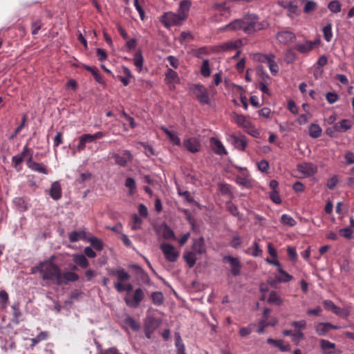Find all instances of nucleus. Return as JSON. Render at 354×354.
Here are the masks:
<instances>
[{
    "instance_id": "nucleus-1",
    "label": "nucleus",
    "mask_w": 354,
    "mask_h": 354,
    "mask_svg": "<svg viewBox=\"0 0 354 354\" xmlns=\"http://www.w3.org/2000/svg\"><path fill=\"white\" fill-rule=\"evenodd\" d=\"M37 269L44 280L48 281L55 284V281H57L60 269L51 261L41 262L37 266Z\"/></svg>"
},
{
    "instance_id": "nucleus-2",
    "label": "nucleus",
    "mask_w": 354,
    "mask_h": 354,
    "mask_svg": "<svg viewBox=\"0 0 354 354\" xmlns=\"http://www.w3.org/2000/svg\"><path fill=\"white\" fill-rule=\"evenodd\" d=\"M244 32L247 34L253 33L265 28L266 24L259 22L256 15L250 14L244 16L243 18Z\"/></svg>"
},
{
    "instance_id": "nucleus-3",
    "label": "nucleus",
    "mask_w": 354,
    "mask_h": 354,
    "mask_svg": "<svg viewBox=\"0 0 354 354\" xmlns=\"http://www.w3.org/2000/svg\"><path fill=\"white\" fill-rule=\"evenodd\" d=\"M104 136L103 132L98 131L94 134L85 133L79 138V142L75 147L73 155L75 156V152L83 151L87 145L94 142L96 140L101 139Z\"/></svg>"
},
{
    "instance_id": "nucleus-4",
    "label": "nucleus",
    "mask_w": 354,
    "mask_h": 354,
    "mask_svg": "<svg viewBox=\"0 0 354 354\" xmlns=\"http://www.w3.org/2000/svg\"><path fill=\"white\" fill-rule=\"evenodd\" d=\"M145 293L142 289L138 288L132 294H128L124 298L127 305L131 308H137L144 299Z\"/></svg>"
},
{
    "instance_id": "nucleus-5",
    "label": "nucleus",
    "mask_w": 354,
    "mask_h": 354,
    "mask_svg": "<svg viewBox=\"0 0 354 354\" xmlns=\"http://www.w3.org/2000/svg\"><path fill=\"white\" fill-rule=\"evenodd\" d=\"M191 90L201 104H208L209 103L207 90L203 85L194 84L192 86Z\"/></svg>"
},
{
    "instance_id": "nucleus-6",
    "label": "nucleus",
    "mask_w": 354,
    "mask_h": 354,
    "mask_svg": "<svg viewBox=\"0 0 354 354\" xmlns=\"http://www.w3.org/2000/svg\"><path fill=\"white\" fill-rule=\"evenodd\" d=\"M160 248L162 250L165 259L169 262L176 261L179 256V252L172 245L169 243H162L160 245Z\"/></svg>"
},
{
    "instance_id": "nucleus-7",
    "label": "nucleus",
    "mask_w": 354,
    "mask_h": 354,
    "mask_svg": "<svg viewBox=\"0 0 354 354\" xmlns=\"http://www.w3.org/2000/svg\"><path fill=\"white\" fill-rule=\"evenodd\" d=\"M183 18L178 13L166 12L162 16V21L165 26L169 28L173 26H177L182 24Z\"/></svg>"
},
{
    "instance_id": "nucleus-8",
    "label": "nucleus",
    "mask_w": 354,
    "mask_h": 354,
    "mask_svg": "<svg viewBox=\"0 0 354 354\" xmlns=\"http://www.w3.org/2000/svg\"><path fill=\"white\" fill-rule=\"evenodd\" d=\"M182 145L189 152L195 153L200 151L201 148V140L196 137H187L185 138L182 143Z\"/></svg>"
},
{
    "instance_id": "nucleus-9",
    "label": "nucleus",
    "mask_w": 354,
    "mask_h": 354,
    "mask_svg": "<svg viewBox=\"0 0 354 354\" xmlns=\"http://www.w3.org/2000/svg\"><path fill=\"white\" fill-rule=\"evenodd\" d=\"M78 279V274L72 271H68L63 273L59 271L57 281H55V284L58 286L67 284L69 282L76 281Z\"/></svg>"
},
{
    "instance_id": "nucleus-10",
    "label": "nucleus",
    "mask_w": 354,
    "mask_h": 354,
    "mask_svg": "<svg viewBox=\"0 0 354 354\" xmlns=\"http://www.w3.org/2000/svg\"><path fill=\"white\" fill-rule=\"evenodd\" d=\"M323 304L326 310H330L340 317H346L349 315V311L348 310L339 308L330 300L324 301Z\"/></svg>"
},
{
    "instance_id": "nucleus-11",
    "label": "nucleus",
    "mask_w": 354,
    "mask_h": 354,
    "mask_svg": "<svg viewBox=\"0 0 354 354\" xmlns=\"http://www.w3.org/2000/svg\"><path fill=\"white\" fill-rule=\"evenodd\" d=\"M323 354H340L341 351L336 349L335 344L322 339L319 342Z\"/></svg>"
},
{
    "instance_id": "nucleus-12",
    "label": "nucleus",
    "mask_w": 354,
    "mask_h": 354,
    "mask_svg": "<svg viewBox=\"0 0 354 354\" xmlns=\"http://www.w3.org/2000/svg\"><path fill=\"white\" fill-rule=\"evenodd\" d=\"M223 261L230 265L232 268L231 272L233 275L238 276L240 274L241 263L237 258L225 256L223 257Z\"/></svg>"
},
{
    "instance_id": "nucleus-13",
    "label": "nucleus",
    "mask_w": 354,
    "mask_h": 354,
    "mask_svg": "<svg viewBox=\"0 0 354 354\" xmlns=\"http://www.w3.org/2000/svg\"><path fill=\"white\" fill-rule=\"evenodd\" d=\"M239 169L242 172V175L236 176V183L244 187H250L252 186V180L248 171L246 169L241 167H239Z\"/></svg>"
},
{
    "instance_id": "nucleus-14",
    "label": "nucleus",
    "mask_w": 354,
    "mask_h": 354,
    "mask_svg": "<svg viewBox=\"0 0 354 354\" xmlns=\"http://www.w3.org/2000/svg\"><path fill=\"white\" fill-rule=\"evenodd\" d=\"M298 171L306 176H310L317 171V167L310 162H303L298 165Z\"/></svg>"
},
{
    "instance_id": "nucleus-15",
    "label": "nucleus",
    "mask_w": 354,
    "mask_h": 354,
    "mask_svg": "<svg viewBox=\"0 0 354 354\" xmlns=\"http://www.w3.org/2000/svg\"><path fill=\"white\" fill-rule=\"evenodd\" d=\"M27 166L34 171L48 174V170L46 167L42 163L34 161L31 154H30V158L27 160Z\"/></svg>"
},
{
    "instance_id": "nucleus-16",
    "label": "nucleus",
    "mask_w": 354,
    "mask_h": 354,
    "mask_svg": "<svg viewBox=\"0 0 354 354\" xmlns=\"http://www.w3.org/2000/svg\"><path fill=\"white\" fill-rule=\"evenodd\" d=\"M230 141L235 148L241 151L245 150L248 144L247 140L244 136H237L235 135H232L230 137Z\"/></svg>"
},
{
    "instance_id": "nucleus-17",
    "label": "nucleus",
    "mask_w": 354,
    "mask_h": 354,
    "mask_svg": "<svg viewBox=\"0 0 354 354\" xmlns=\"http://www.w3.org/2000/svg\"><path fill=\"white\" fill-rule=\"evenodd\" d=\"M161 129L167 135V138L169 140V142L172 145H176L178 147L182 146L180 138H179L178 134L176 131L169 130V129L165 127H161Z\"/></svg>"
},
{
    "instance_id": "nucleus-18",
    "label": "nucleus",
    "mask_w": 354,
    "mask_h": 354,
    "mask_svg": "<svg viewBox=\"0 0 354 354\" xmlns=\"http://www.w3.org/2000/svg\"><path fill=\"white\" fill-rule=\"evenodd\" d=\"M277 40L283 44H288L295 39V35L289 30H283L278 32Z\"/></svg>"
},
{
    "instance_id": "nucleus-19",
    "label": "nucleus",
    "mask_w": 354,
    "mask_h": 354,
    "mask_svg": "<svg viewBox=\"0 0 354 354\" xmlns=\"http://www.w3.org/2000/svg\"><path fill=\"white\" fill-rule=\"evenodd\" d=\"M210 145L212 150L218 155L227 154V151L222 144V142L216 138H212L210 139Z\"/></svg>"
},
{
    "instance_id": "nucleus-20",
    "label": "nucleus",
    "mask_w": 354,
    "mask_h": 354,
    "mask_svg": "<svg viewBox=\"0 0 354 354\" xmlns=\"http://www.w3.org/2000/svg\"><path fill=\"white\" fill-rule=\"evenodd\" d=\"M62 194L61 185L59 181H55L52 183L50 188L49 189V195L50 196L57 201L61 198Z\"/></svg>"
},
{
    "instance_id": "nucleus-21",
    "label": "nucleus",
    "mask_w": 354,
    "mask_h": 354,
    "mask_svg": "<svg viewBox=\"0 0 354 354\" xmlns=\"http://www.w3.org/2000/svg\"><path fill=\"white\" fill-rule=\"evenodd\" d=\"M221 30L223 31L243 30L244 31L243 19H235L230 24L222 27Z\"/></svg>"
},
{
    "instance_id": "nucleus-22",
    "label": "nucleus",
    "mask_w": 354,
    "mask_h": 354,
    "mask_svg": "<svg viewBox=\"0 0 354 354\" xmlns=\"http://www.w3.org/2000/svg\"><path fill=\"white\" fill-rule=\"evenodd\" d=\"M158 322L154 318H150L145 325V334L147 338L150 339L151 334L158 326Z\"/></svg>"
},
{
    "instance_id": "nucleus-23",
    "label": "nucleus",
    "mask_w": 354,
    "mask_h": 354,
    "mask_svg": "<svg viewBox=\"0 0 354 354\" xmlns=\"http://www.w3.org/2000/svg\"><path fill=\"white\" fill-rule=\"evenodd\" d=\"M110 274L116 277L118 281H126L130 279V274L123 268L111 270Z\"/></svg>"
},
{
    "instance_id": "nucleus-24",
    "label": "nucleus",
    "mask_w": 354,
    "mask_h": 354,
    "mask_svg": "<svg viewBox=\"0 0 354 354\" xmlns=\"http://www.w3.org/2000/svg\"><path fill=\"white\" fill-rule=\"evenodd\" d=\"M159 231L162 237L166 240H176L174 231L166 224H162L159 227Z\"/></svg>"
},
{
    "instance_id": "nucleus-25",
    "label": "nucleus",
    "mask_w": 354,
    "mask_h": 354,
    "mask_svg": "<svg viewBox=\"0 0 354 354\" xmlns=\"http://www.w3.org/2000/svg\"><path fill=\"white\" fill-rule=\"evenodd\" d=\"M267 342L270 344L277 347L281 351L285 352L290 350V346L288 343H285L282 339H273L272 338H268L267 339Z\"/></svg>"
},
{
    "instance_id": "nucleus-26",
    "label": "nucleus",
    "mask_w": 354,
    "mask_h": 354,
    "mask_svg": "<svg viewBox=\"0 0 354 354\" xmlns=\"http://www.w3.org/2000/svg\"><path fill=\"white\" fill-rule=\"evenodd\" d=\"M192 248L194 252L197 254H203L206 252L205 241L203 237L194 239L193 241Z\"/></svg>"
},
{
    "instance_id": "nucleus-27",
    "label": "nucleus",
    "mask_w": 354,
    "mask_h": 354,
    "mask_svg": "<svg viewBox=\"0 0 354 354\" xmlns=\"http://www.w3.org/2000/svg\"><path fill=\"white\" fill-rule=\"evenodd\" d=\"M333 327V325L330 323L320 322L315 325V330L319 336H324Z\"/></svg>"
},
{
    "instance_id": "nucleus-28",
    "label": "nucleus",
    "mask_w": 354,
    "mask_h": 354,
    "mask_svg": "<svg viewBox=\"0 0 354 354\" xmlns=\"http://www.w3.org/2000/svg\"><path fill=\"white\" fill-rule=\"evenodd\" d=\"M242 46V41L241 39H236L227 41L220 46L221 50H231L238 48Z\"/></svg>"
},
{
    "instance_id": "nucleus-29",
    "label": "nucleus",
    "mask_w": 354,
    "mask_h": 354,
    "mask_svg": "<svg viewBox=\"0 0 354 354\" xmlns=\"http://www.w3.org/2000/svg\"><path fill=\"white\" fill-rule=\"evenodd\" d=\"M191 2L188 0H183L180 2L178 13L185 19L189 11Z\"/></svg>"
},
{
    "instance_id": "nucleus-30",
    "label": "nucleus",
    "mask_w": 354,
    "mask_h": 354,
    "mask_svg": "<svg viewBox=\"0 0 354 354\" xmlns=\"http://www.w3.org/2000/svg\"><path fill=\"white\" fill-rule=\"evenodd\" d=\"M73 261L82 268H86L89 266V262L86 256L82 254H75L73 255Z\"/></svg>"
},
{
    "instance_id": "nucleus-31",
    "label": "nucleus",
    "mask_w": 354,
    "mask_h": 354,
    "mask_svg": "<svg viewBox=\"0 0 354 354\" xmlns=\"http://www.w3.org/2000/svg\"><path fill=\"white\" fill-rule=\"evenodd\" d=\"M295 48L301 53H307L313 49V44L310 41H305L297 44Z\"/></svg>"
},
{
    "instance_id": "nucleus-32",
    "label": "nucleus",
    "mask_w": 354,
    "mask_h": 354,
    "mask_svg": "<svg viewBox=\"0 0 354 354\" xmlns=\"http://www.w3.org/2000/svg\"><path fill=\"white\" fill-rule=\"evenodd\" d=\"M352 127V123L349 120H342L339 123L334 124V129L336 131H346L350 129Z\"/></svg>"
},
{
    "instance_id": "nucleus-33",
    "label": "nucleus",
    "mask_w": 354,
    "mask_h": 354,
    "mask_svg": "<svg viewBox=\"0 0 354 354\" xmlns=\"http://www.w3.org/2000/svg\"><path fill=\"white\" fill-rule=\"evenodd\" d=\"M13 203L15 204L17 209L20 212H24L26 210L28 207V201H26V198L22 197L15 198L13 200Z\"/></svg>"
},
{
    "instance_id": "nucleus-34",
    "label": "nucleus",
    "mask_w": 354,
    "mask_h": 354,
    "mask_svg": "<svg viewBox=\"0 0 354 354\" xmlns=\"http://www.w3.org/2000/svg\"><path fill=\"white\" fill-rule=\"evenodd\" d=\"M165 80L169 84H176L179 82L177 73L171 68L167 69L165 74Z\"/></svg>"
},
{
    "instance_id": "nucleus-35",
    "label": "nucleus",
    "mask_w": 354,
    "mask_h": 354,
    "mask_svg": "<svg viewBox=\"0 0 354 354\" xmlns=\"http://www.w3.org/2000/svg\"><path fill=\"white\" fill-rule=\"evenodd\" d=\"M322 129L317 124H311L309 127V136L317 138L322 135Z\"/></svg>"
},
{
    "instance_id": "nucleus-36",
    "label": "nucleus",
    "mask_w": 354,
    "mask_h": 354,
    "mask_svg": "<svg viewBox=\"0 0 354 354\" xmlns=\"http://www.w3.org/2000/svg\"><path fill=\"white\" fill-rule=\"evenodd\" d=\"M214 8L217 12H220L221 15H230V6H227V1L215 3Z\"/></svg>"
},
{
    "instance_id": "nucleus-37",
    "label": "nucleus",
    "mask_w": 354,
    "mask_h": 354,
    "mask_svg": "<svg viewBox=\"0 0 354 354\" xmlns=\"http://www.w3.org/2000/svg\"><path fill=\"white\" fill-rule=\"evenodd\" d=\"M234 120H235L236 123L239 126L243 127V129L245 127H249L250 126V120H248L244 115H239V114H234Z\"/></svg>"
},
{
    "instance_id": "nucleus-38",
    "label": "nucleus",
    "mask_w": 354,
    "mask_h": 354,
    "mask_svg": "<svg viewBox=\"0 0 354 354\" xmlns=\"http://www.w3.org/2000/svg\"><path fill=\"white\" fill-rule=\"evenodd\" d=\"M143 62H144V59L142 55V53L140 50H138V52L136 53V54L134 55V57H133V64H134L135 66L136 67L137 71L138 72H141V71H142Z\"/></svg>"
},
{
    "instance_id": "nucleus-39",
    "label": "nucleus",
    "mask_w": 354,
    "mask_h": 354,
    "mask_svg": "<svg viewBox=\"0 0 354 354\" xmlns=\"http://www.w3.org/2000/svg\"><path fill=\"white\" fill-rule=\"evenodd\" d=\"M184 259L189 268H192L196 261V252H187L184 254Z\"/></svg>"
},
{
    "instance_id": "nucleus-40",
    "label": "nucleus",
    "mask_w": 354,
    "mask_h": 354,
    "mask_svg": "<svg viewBox=\"0 0 354 354\" xmlns=\"http://www.w3.org/2000/svg\"><path fill=\"white\" fill-rule=\"evenodd\" d=\"M278 272L281 274L277 277V280L279 282H288L292 279V277L286 272L283 268H279Z\"/></svg>"
},
{
    "instance_id": "nucleus-41",
    "label": "nucleus",
    "mask_w": 354,
    "mask_h": 354,
    "mask_svg": "<svg viewBox=\"0 0 354 354\" xmlns=\"http://www.w3.org/2000/svg\"><path fill=\"white\" fill-rule=\"evenodd\" d=\"M268 301L270 304L279 306L283 303V299L276 293V292L272 291L269 295Z\"/></svg>"
},
{
    "instance_id": "nucleus-42",
    "label": "nucleus",
    "mask_w": 354,
    "mask_h": 354,
    "mask_svg": "<svg viewBox=\"0 0 354 354\" xmlns=\"http://www.w3.org/2000/svg\"><path fill=\"white\" fill-rule=\"evenodd\" d=\"M281 222L289 227H293L297 224L296 221L290 215L284 214L281 216Z\"/></svg>"
},
{
    "instance_id": "nucleus-43",
    "label": "nucleus",
    "mask_w": 354,
    "mask_h": 354,
    "mask_svg": "<svg viewBox=\"0 0 354 354\" xmlns=\"http://www.w3.org/2000/svg\"><path fill=\"white\" fill-rule=\"evenodd\" d=\"M201 75L205 77H209L211 74L209 62L207 59H204L201 68Z\"/></svg>"
},
{
    "instance_id": "nucleus-44",
    "label": "nucleus",
    "mask_w": 354,
    "mask_h": 354,
    "mask_svg": "<svg viewBox=\"0 0 354 354\" xmlns=\"http://www.w3.org/2000/svg\"><path fill=\"white\" fill-rule=\"evenodd\" d=\"M153 303L156 306H160L163 303L164 296L161 292H154L151 294Z\"/></svg>"
},
{
    "instance_id": "nucleus-45",
    "label": "nucleus",
    "mask_w": 354,
    "mask_h": 354,
    "mask_svg": "<svg viewBox=\"0 0 354 354\" xmlns=\"http://www.w3.org/2000/svg\"><path fill=\"white\" fill-rule=\"evenodd\" d=\"M271 58L270 60H268V63L266 64L269 67V69L271 72V73L274 75H277L279 71V67L276 62L274 61V55L272 57H270Z\"/></svg>"
},
{
    "instance_id": "nucleus-46",
    "label": "nucleus",
    "mask_w": 354,
    "mask_h": 354,
    "mask_svg": "<svg viewBox=\"0 0 354 354\" xmlns=\"http://www.w3.org/2000/svg\"><path fill=\"white\" fill-rule=\"evenodd\" d=\"M323 34L324 39L326 41L329 42L331 41L333 37L332 32V25L330 24H328L323 28Z\"/></svg>"
},
{
    "instance_id": "nucleus-47",
    "label": "nucleus",
    "mask_w": 354,
    "mask_h": 354,
    "mask_svg": "<svg viewBox=\"0 0 354 354\" xmlns=\"http://www.w3.org/2000/svg\"><path fill=\"white\" fill-rule=\"evenodd\" d=\"M176 346L177 348V354H185V346L178 333L176 334Z\"/></svg>"
},
{
    "instance_id": "nucleus-48",
    "label": "nucleus",
    "mask_w": 354,
    "mask_h": 354,
    "mask_svg": "<svg viewBox=\"0 0 354 354\" xmlns=\"http://www.w3.org/2000/svg\"><path fill=\"white\" fill-rule=\"evenodd\" d=\"M88 241L91 243L92 246H93L95 248V250L100 251L103 249L104 245L102 242L97 237H90L89 239H88Z\"/></svg>"
},
{
    "instance_id": "nucleus-49",
    "label": "nucleus",
    "mask_w": 354,
    "mask_h": 354,
    "mask_svg": "<svg viewBox=\"0 0 354 354\" xmlns=\"http://www.w3.org/2000/svg\"><path fill=\"white\" fill-rule=\"evenodd\" d=\"M328 9L333 13H338L341 10V4L338 1H332L328 4Z\"/></svg>"
},
{
    "instance_id": "nucleus-50",
    "label": "nucleus",
    "mask_w": 354,
    "mask_h": 354,
    "mask_svg": "<svg viewBox=\"0 0 354 354\" xmlns=\"http://www.w3.org/2000/svg\"><path fill=\"white\" fill-rule=\"evenodd\" d=\"M290 324L297 331H301V329H304L306 327V322L304 319L293 321Z\"/></svg>"
},
{
    "instance_id": "nucleus-51",
    "label": "nucleus",
    "mask_w": 354,
    "mask_h": 354,
    "mask_svg": "<svg viewBox=\"0 0 354 354\" xmlns=\"http://www.w3.org/2000/svg\"><path fill=\"white\" fill-rule=\"evenodd\" d=\"M47 337L48 333L46 332L39 333L35 337L31 339V342H32V346H33L41 341L46 339Z\"/></svg>"
},
{
    "instance_id": "nucleus-52",
    "label": "nucleus",
    "mask_w": 354,
    "mask_h": 354,
    "mask_svg": "<svg viewBox=\"0 0 354 354\" xmlns=\"http://www.w3.org/2000/svg\"><path fill=\"white\" fill-rule=\"evenodd\" d=\"M245 131L249 133L250 135H251L252 136L254 137V138H258L260 135V133L259 131H258V129H257L251 123V122H250V126L249 127H245L244 128Z\"/></svg>"
},
{
    "instance_id": "nucleus-53",
    "label": "nucleus",
    "mask_w": 354,
    "mask_h": 354,
    "mask_svg": "<svg viewBox=\"0 0 354 354\" xmlns=\"http://www.w3.org/2000/svg\"><path fill=\"white\" fill-rule=\"evenodd\" d=\"M141 225H142L141 218L137 214H134L133 216V224L131 225V229L133 230H139L141 228Z\"/></svg>"
},
{
    "instance_id": "nucleus-54",
    "label": "nucleus",
    "mask_w": 354,
    "mask_h": 354,
    "mask_svg": "<svg viewBox=\"0 0 354 354\" xmlns=\"http://www.w3.org/2000/svg\"><path fill=\"white\" fill-rule=\"evenodd\" d=\"M26 122V115H23L22 117V121H21V124L19 126V127H17V129H15V131L14 132L13 134H12L10 137H9V139L10 140H13L15 137H17V134L22 130V129L25 126V123Z\"/></svg>"
},
{
    "instance_id": "nucleus-55",
    "label": "nucleus",
    "mask_w": 354,
    "mask_h": 354,
    "mask_svg": "<svg viewBox=\"0 0 354 354\" xmlns=\"http://www.w3.org/2000/svg\"><path fill=\"white\" fill-rule=\"evenodd\" d=\"M125 186L129 189V194L131 195L136 188V182L132 178H127L125 181Z\"/></svg>"
},
{
    "instance_id": "nucleus-56",
    "label": "nucleus",
    "mask_w": 354,
    "mask_h": 354,
    "mask_svg": "<svg viewBox=\"0 0 354 354\" xmlns=\"http://www.w3.org/2000/svg\"><path fill=\"white\" fill-rule=\"evenodd\" d=\"M250 249L252 250L251 252L252 256L254 257L261 256L262 250L260 249L259 245L257 242H254L252 246Z\"/></svg>"
},
{
    "instance_id": "nucleus-57",
    "label": "nucleus",
    "mask_w": 354,
    "mask_h": 354,
    "mask_svg": "<svg viewBox=\"0 0 354 354\" xmlns=\"http://www.w3.org/2000/svg\"><path fill=\"white\" fill-rule=\"evenodd\" d=\"M125 322L134 330H138L140 328V325L130 317H127Z\"/></svg>"
},
{
    "instance_id": "nucleus-58",
    "label": "nucleus",
    "mask_w": 354,
    "mask_h": 354,
    "mask_svg": "<svg viewBox=\"0 0 354 354\" xmlns=\"http://www.w3.org/2000/svg\"><path fill=\"white\" fill-rule=\"evenodd\" d=\"M317 7V3L313 1H307L304 6V12L308 13L313 11Z\"/></svg>"
},
{
    "instance_id": "nucleus-59",
    "label": "nucleus",
    "mask_w": 354,
    "mask_h": 354,
    "mask_svg": "<svg viewBox=\"0 0 354 354\" xmlns=\"http://www.w3.org/2000/svg\"><path fill=\"white\" fill-rule=\"evenodd\" d=\"M115 162L120 166H125L127 165L126 160L124 159V157L120 156L117 153H114L111 157Z\"/></svg>"
},
{
    "instance_id": "nucleus-60",
    "label": "nucleus",
    "mask_w": 354,
    "mask_h": 354,
    "mask_svg": "<svg viewBox=\"0 0 354 354\" xmlns=\"http://www.w3.org/2000/svg\"><path fill=\"white\" fill-rule=\"evenodd\" d=\"M326 98L329 104H333L338 100L339 96L335 93L329 92L326 94Z\"/></svg>"
},
{
    "instance_id": "nucleus-61",
    "label": "nucleus",
    "mask_w": 354,
    "mask_h": 354,
    "mask_svg": "<svg viewBox=\"0 0 354 354\" xmlns=\"http://www.w3.org/2000/svg\"><path fill=\"white\" fill-rule=\"evenodd\" d=\"M339 234L341 236L350 239L353 234V230L350 227H345L339 230Z\"/></svg>"
},
{
    "instance_id": "nucleus-62",
    "label": "nucleus",
    "mask_w": 354,
    "mask_h": 354,
    "mask_svg": "<svg viewBox=\"0 0 354 354\" xmlns=\"http://www.w3.org/2000/svg\"><path fill=\"white\" fill-rule=\"evenodd\" d=\"M304 338V335L301 331H297L296 333H293V335L292 337V340L296 344H298L300 342V340L303 339Z\"/></svg>"
},
{
    "instance_id": "nucleus-63",
    "label": "nucleus",
    "mask_w": 354,
    "mask_h": 354,
    "mask_svg": "<svg viewBox=\"0 0 354 354\" xmlns=\"http://www.w3.org/2000/svg\"><path fill=\"white\" fill-rule=\"evenodd\" d=\"M288 255L289 258L295 261L297 259V254L295 248L288 246L287 248Z\"/></svg>"
},
{
    "instance_id": "nucleus-64",
    "label": "nucleus",
    "mask_w": 354,
    "mask_h": 354,
    "mask_svg": "<svg viewBox=\"0 0 354 354\" xmlns=\"http://www.w3.org/2000/svg\"><path fill=\"white\" fill-rule=\"evenodd\" d=\"M192 39V35L188 32H181L179 37V41L181 44H184Z\"/></svg>"
}]
</instances>
